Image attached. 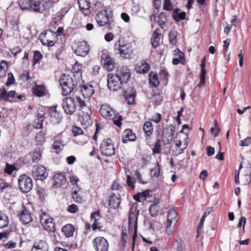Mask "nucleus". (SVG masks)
I'll return each instance as SVG.
<instances>
[{
  "instance_id": "nucleus-28",
  "label": "nucleus",
  "mask_w": 251,
  "mask_h": 251,
  "mask_svg": "<svg viewBox=\"0 0 251 251\" xmlns=\"http://www.w3.org/2000/svg\"><path fill=\"white\" fill-rule=\"evenodd\" d=\"M149 65L144 61L141 62L140 65L137 66L135 67V70L137 73L143 74L147 73L149 71Z\"/></svg>"
},
{
  "instance_id": "nucleus-36",
  "label": "nucleus",
  "mask_w": 251,
  "mask_h": 251,
  "mask_svg": "<svg viewBox=\"0 0 251 251\" xmlns=\"http://www.w3.org/2000/svg\"><path fill=\"white\" fill-rule=\"evenodd\" d=\"M158 23L161 28H163V25H165L167 22V16L165 12H161L158 16Z\"/></svg>"
},
{
  "instance_id": "nucleus-58",
  "label": "nucleus",
  "mask_w": 251,
  "mask_h": 251,
  "mask_svg": "<svg viewBox=\"0 0 251 251\" xmlns=\"http://www.w3.org/2000/svg\"><path fill=\"white\" fill-rule=\"evenodd\" d=\"M62 144L61 140H56L54 142L52 145L53 149L56 150V152L58 154L60 152V145Z\"/></svg>"
},
{
  "instance_id": "nucleus-64",
  "label": "nucleus",
  "mask_w": 251,
  "mask_h": 251,
  "mask_svg": "<svg viewBox=\"0 0 251 251\" xmlns=\"http://www.w3.org/2000/svg\"><path fill=\"white\" fill-rule=\"evenodd\" d=\"M81 69V66L79 65L77 62H76L75 63L73 66L72 71L74 73H78L80 71Z\"/></svg>"
},
{
  "instance_id": "nucleus-15",
  "label": "nucleus",
  "mask_w": 251,
  "mask_h": 251,
  "mask_svg": "<svg viewBox=\"0 0 251 251\" xmlns=\"http://www.w3.org/2000/svg\"><path fill=\"white\" fill-rule=\"evenodd\" d=\"M95 19L99 26L105 25L108 23L109 15L107 10H102L100 11L96 15Z\"/></svg>"
},
{
  "instance_id": "nucleus-38",
  "label": "nucleus",
  "mask_w": 251,
  "mask_h": 251,
  "mask_svg": "<svg viewBox=\"0 0 251 251\" xmlns=\"http://www.w3.org/2000/svg\"><path fill=\"white\" fill-rule=\"evenodd\" d=\"M150 174L151 177H158L160 174V166L158 162L156 163L154 168L151 169Z\"/></svg>"
},
{
  "instance_id": "nucleus-57",
  "label": "nucleus",
  "mask_w": 251,
  "mask_h": 251,
  "mask_svg": "<svg viewBox=\"0 0 251 251\" xmlns=\"http://www.w3.org/2000/svg\"><path fill=\"white\" fill-rule=\"evenodd\" d=\"M72 132L74 136H77L83 133L82 129L78 127L74 126L72 129Z\"/></svg>"
},
{
  "instance_id": "nucleus-48",
  "label": "nucleus",
  "mask_w": 251,
  "mask_h": 251,
  "mask_svg": "<svg viewBox=\"0 0 251 251\" xmlns=\"http://www.w3.org/2000/svg\"><path fill=\"white\" fill-rule=\"evenodd\" d=\"M7 81L6 82V85L9 86L12 84H13L15 82V79L14 75L12 73H9L7 75Z\"/></svg>"
},
{
  "instance_id": "nucleus-4",
  "label": "nucleus",
  "mask_w": 251,
  "mask_h": 251,
  "mask_svg": "<svg viewBox=\"0 0 251 251\" xmlns=\"http://www.w3.org/2000/svg\"><path fill=\"white\" fill-rule=\"evenodd\" d=\"M59 81L64 96L69 95L73 92L75 84L73 78L70 75L63 74Z\"/></svg>"
},
{
  "instance_id": "nucleus-54",
  "label": "nucleus",
  "mask_w": 251,
  "mask_h": 251,
  "mask_svg": "<svg viewBox=\"0 0 251 251\" xmlns=\"http://www.w3.org/2000/svg\"><path fill=\"white\" fill-rule=\"evenodd\" d=\"M91 123L92 121L90 116V114L87 113V115L84 117H82V121L81 122V123L82 125L86 126L90 125L91 124Z\"/></svg>"
},
{
  "instance_id": "nucleus-56",
  "label": "nucleus",
  "mask_w": 251,
  "mask_h": 251,
  "mask_svg": "<svg viewBox=\"0 0 251 251\" xmlns=\"http://www.w3.org/2000/svg\"><path fill=\"white\" fill-rule=\"evenodd\" d=\"M41 154L40 151H36L33 153L32 160L33 162H38L41 159Z\"/></svg>"
},
{
  "instance_id": "nucleus-33",
  "label": "nucleus",
  "mask_w": 251,
  "mask_h": 251,
  "mask_svg": "<svg viewBox=\"0 0 251 251\" xmlns=\"http://www.w3.org/2000/svg\"><path fill=\"white\" fill-rule=\"evenodd\" d=\"M159 211V207L157 205V202H154L151 204L149 208V212L151 217H155L158 215Z\"/></svg>"
},
{
  "instance_id": "nucleus-51",
  "label": "nucleus",
  "mask_w": 251,
  "mask_h": 251,
  "mask_svg": "<svg viewBox=\"0 0 251 251\" xmlns=\"http://www.w3.org/2000/svg\"><path fill=\"white\" fill-rule=\"evenodd\" d=\"M246 221H247L246 218L245 217L242 216L240 218L239 222L237 225L238 227H241L242 226H243V232L244 233L245 231V225L246 224Z\"/></svg>"
},
{
  "instance_id": "nucleus-43",
  "label": "nucleus",
  "mask_w": 251,
  "mask_h": 251,
  "mask_svg": "<svg viewBox=\"0 0 251 251\" xmlns=\"http://www.w3.org/2000/svg\"><path fill=\"white\" fill-rule=\"evenodd\" d=\"M163 9L166 11H173V6L170 0H164L163 2Z\"/></svg>"
},
{
  "instance_id": "nucleus-49",
  "label": "nucleus",
  "mask_w": 251,
  "mask_h": 251,
  "mask_svg": "<svg viewBox=\"0 0 251 251\" xmlns=\"http://www.w3.org/2000/svg\"><path fill=\"white\" fill-rule=\"evenodd\" d=\"M47 33V30L42 32L39 35V39L43 45L47 46L48 39H46Z\"/></svg>"
},
{
  "instance_id": "nucleus-61",
  "label": "nucleus",
  "mask_w": 251,
  "mask_h": 251,
  "mask_svg": "<svg viewBox=\"0 0 251 251\" xmlns=\"http://www.w3.org/2000/svg\"><path fill=\"white\" fill-rule=\"evenodd\" d=\"M230 43V39L228 38L225 41H224V54L225 56L226 55V52L228 49V48L229 46Z\"/></svg>"
},
{
  "instance_id": "nucleus-47",
  "label": "nucleus",
  "mask_w": 251,
  "mask_h": 251,
  "mask_svg": "<svg viewBox=\"0 0 251 251\" xmlns=\"http://www.w3.org/2000/svg\"><path fill=\"white\" fill-rule=\"evenodd\" d=\"M176 251H184L185 245L181 240H177L176 243Z\"/></svg>"
},
{
  "instance_id": "nucleus-14",
  "label": "nucleus",
  "mask_w": 251,
  "mask_h": 251,
  "mask_svg": "<svg viewBox=\"0 0 251 251\" xmlns=\"http://www.w3.org/2000/svg\"><path fill=\"white\" fill-rule=\"evenodd\" d=\"M116 75L120 78V81L123 83H127L131 76L130 70L127 67L120 68L116 73Z\"/></svg>"
},
{
  "instance_id": "nucleus-8",
  "label": "nucleus",
  "mask_w": 251,
  "mask_h": 251,
  "mask_svg": "<svg viewBox=\"0 0 251 251\" xmlns=\"http://www.w3.org/2000/svg\"><path fill=\"white\" fill-rule=\"evenodd\" d=\"M107 80V86L110 91H116L119 90L123 84L116 74H108Z\"/></svg>"
},
{
  "instance_id": "nucleus-19",
  "label": "nucleus",
  "mask_w": 251,
  "mask_h": 251,
  "mask_svg": "<svg viewBox=\"0 0 251 251\" xmlns=\"http://www.w3.org/2000/svg\"><path fill=\"white\" fill-rule=\"evenodd\" d=\"M54 181L53 186L56 187H60L66 181L65 175L62 173H57L53 176Z\"/></svg>"
},
{
  "instance_id": "nucleus-12",
  "label": "nucleus",
  "mask_w": 251,
  "mask_h": 251,
  "mask_svg": "<svg viewBox=\"0 0 251 251\" xmlns=\"http://www.w3.org/2000/svg\"><path fill=\"white\" fill-rule=\"evenodd\" d=\"M101 63L103 68L108 71H111L115 68L114 60L108 54H102Z\"/></svg>"
},
{
  "instance_id": "nucleus-41",
  "label": "nucleus",
  "mask_w": 251,
  "mask_h": 251,
  "mask_svg": "<svg viewBox=\"0 0 251 251\" xmlns=\"http://www.w3.org/2000/svg\"><path fill=\"white\" fill-rule=\"evenodd\" d=\"M152 98L153 103L156 105L161 104L163 100V96L159 93H155Z\"/></svg>"
},
{
  "instance_id": "nucleus-24",
  "label": "nucleus",
  "mask_w": 251,
  "mask_h": 251,
  "mask_svg": "<svg viewBox=\"0 0 251 251\" xmlns=\"http://www.w3.org/2000/svg\"><path fill=\"white\" fill-rule=\"evenodd\" d=\"M121 203V197L120 195L117 196L115 194H112L109 200V205L113 209L118 208Z\"/></svg>"
},
{
  "instance_id": "nucleus-30",
  "label": "nucleus",
  "mask_w": 251,
  "mask_h": 251,
  "mask_svg": "<svg viewBox=\"0 0 251 251\" xmlns=\"http://www.w3.org/2000/svg\"><path fill=\"white\" fill-rule=\"evenodd\" d=\"M176 217V212L174 209L169 210L167 215V225L166 229L170 228L172 223V220L175 219Z\"/></svg>"
},
{
  "instance_id": "nucleus-37",
  "label": "nucleus",
  "mask_w": 251,
  "mask_h": 251,
  "mask_svg": "<svg viewBox=\"0 0 251 251\" xmlns=\"http://www.w3.org/2000/svg\"><path fill=\"white\" fill-rule=\"evenodd\" d=\"M149 81L150 84L153 87H157L159 84V81L158 80L157 75L153 74L152 76L151 73L149 76Z\"/></svg>"
},
{
  "instance_id": "nucleus-25",
  "label": "nucleus",
  "mask_w": 251,
  "mask_h": 251,
  "mask_svg": "<svg viewBox=\"0 0 251 251\" xmlns=\"http://www.w3.org/2000/svg\"><path fill=\"white\" fill-rule=\"evenodd\" d=\"M48 245L46 242L41 240L37 245L35 244L33 246L31 251H48Z\"/></svg>"
},
{
  "instance_id": "nucleus-34",
  "label": "nucleus",
  "mask_w": 251,
  "mask_h": 251,
  "mask_svg": "<svg viewBox=\"0 0 251 251\" xmlns=\"http://www.w3.org/2000/svg\"><path fill=\"white\" fill-rule=\"evenodd\" d=\"M178 32L176 30H171L169 33L170 44L173 46L176 45Z\"/></svg>"
},
{
  "instance_id": "nucleus-31",
  "label": "nucleus",
  "mask_w": 251,
  "mask_h": 251,
  "mask_svg": "<svg viewBox=\"0 0 251 251\" xmlns=\"http://www.w3.org/2000/svg\"><path fill=\"white\" fill-rule=\"evenodd\" d=\"M201 71L200 74V81L199 84L198 85L199 87H201V85L204 84L205 82V76L206 74L205 63H201Z\"/></svg>"
},
{
  "instance_id": "nucleus-39",
  "label": "nucleus",
  "mask_w": 251,
  "mask_h": 251,
  "mask_svg": "<svg viewBox=\"0 0 251 251\" xmlns=\"http://www.w3.org/2000/svg\"><path fill=\"white\" fill-rule=\"evenodd\" d=\"M45 133L43 131H40L37 133L35 137V140L38 145L42 144L45 140Z\"/></svg>"
},
{
  "instance_id": "nucleus-11",
  "label": "nucleus",
  "mask_w": 251,
  "mask_h": 251,
  "mask_svg": "<svg viewBox=\"0 0 251 251\" xmlns=\"http://www.w3.org/2000/svg\"><path fill=\"white\" fill-rule=\"evenodd\" d=\"M175 126L172 125L166 128L162 134V141L164 145L170 144L173 140Z\"/></svg>"
},
{
  "instance_id": "nucleus-55",
  "label": "nucleus",
  "mask_w": 251,
  "mask_h": 251,
  "mask_svg": "<svg viewBox=\"0 0 251 251\" xmlns=\"http://www.w3.org/2000/svg\"><path fill=\"white\" fill-rule=\"evenodd\" d=\"M45 229L50 232H54L55 230V224L53 221H51L47 224V226L44 227Z\"/></svg>"
},
{
  "instance_id": "nucleus-44",
  "label": "nucleus",
  "mask_w": 251,
  "mask_h": 251,
  "mask_svg": "<svg viewBox=\"0 0 251 251\" xmlns=\"http://www.w3.org/2000/svg\"><path fill=\"white\" fill-rule=\"evenodd\" d=\"M42 58V55L40 51L36 50L34 51L33 58V65L34 66Z\"/></svg>"
},
{
  "instance_id": "nucleus-18",
  "label": "nucleus",
  "mask_w": 251,
  "mask_h": 251,
  "mask_svg": "<svg viewBox=\"0 0 251 251\" xmlns=\"http://www.w3.org/2000/svg\"><path fill=\"white\" fill-rule=\"evenodd\" d=\"M81 92L84 98H89L94 94L95 89L92 85L86 84L81 87Z\"/></svg>"
},
{
  "instance_id": "nucleus-53",
  "label": "nucleus",
  "mask_w": 251,
  "mask_h": 251,
  "mask_svg": "<svg viewBox=\"0 0 251 251\" xmlns=\"http://www.w3.org/2000/svg\"><path fill=\"white\" fill-rule=\"evenodd\" d=\"M137 237V223H135L134 225V232L132 236V251L134 250L135 248V243L136 239Z\"/></svg>"
},
{
  "instance_id": "nucleus-32",
  "label": "nucleus",
  "mask_w": 251,
  "mask_h": 251,
  "mask_svg": "<svg viewBox=\"0 0 251 251\" xmlns=\"http://www.w3.org/2000/svg\"><path fill=\"white\" fill-rule=\"evenodd\" d=\"M143 129L148 136H151L152 134L153 130L152 123L150 121L146 122L143 126Z\"/></svg>"
},
{
  "instance_id": "nucleus-27",
  "label": "nucleus",
  "mask_w": 251,
  "mask_h": 251,
  "mask_svg": "<svg viewBox=\"0 0 251 251\" xmlns=\"http://www.w3.org/2000/svg\"><path fill=\"white\" fill-rule=\"evenodd\" d=\"M46 91V88L43 85H36L35 87L33 88V94L39 97H41L45 95Z\"/></svg>"
},
{
  "instance_id": "nucleus-3",
  "label": "nucleus",
  "mask_w": 251,
  "mask_h": 251,
  "mask_svg": "<svg viewBox=\"0 0 251 251\" xmlns=\"http://www.w3.org/2000/svg\"><path fill=\"white\" fill-rule=\"evenodd\" d=\"M44 0H19L18 3L23 10H31L36 13H43L41 3Z\"/></svg>"
},
{
  "instance_id": "nucleus-59",
  "label": "nucleus",
  "mask_w": 251,
  "mask_h": 251,
  "mask_svg": "<svg viewBox=\"0 0 251 251\" xmlns=\"http://www.w3.org/2000/svg\"><path fill=\"white\" fill-rule=\"evenodd\" d=\"M67 210L68 212L71 213H75L78 211V208L76 205L72 204L68 207Z\"/></svg>"
},
{
  "instance_id": "nucleus-46",
  "label": "nucleus",
  "mask_w": 251,
  "mask_h": 251,
  "mask_svg": "<svg viewBox=\"0 0 251 251\" xmlns=\"http://www.w3.org/2000/svg\"><path fill=\"white\" fill-rule=\"evenodd\" d=\"M8 92L5 88L0 89V100L7 101L8 100Z\"/></svg>"
},
{
  "instance_id": "nucleus-60",
  "label": "nucleus",
  "mask_w": 251,
  "mask_h": 251,
  "mask_svg": "<svg viewBox=\"0 0 251 251\" xmlns=\"http://www.w3.org/2000/svg\"><path fill=\"white\" fill-rule=\"evenodd\" d=\"M251 144V137H247L244 140H241L240 142V145L241 146H248Z\"/></svg>"
},
{
  "instance_id": "nucleus-42",
  "label": "nucleus",
  "mask_w": 251,
  "mask_h": 251,
  "mask_svg": "<svg viewBox=\"0 0 251 251\" xmlns=\"http://www.w3.org/2000/svg\"><path fill=\"white\" fill-rule=\"evenodd\" d=\"M50 221H53V219L51 218H48V216L45 214L42 215L40 219V221L44 227L46 226L47 224L50 222Z\"/></svg>"
},
{
  "instance_id": "nucleus-5",
  "label": "nucleus",
  "mask_w": 251,
  "mask_h": 251,
  "mask_svg": "<svg viewBox=\"0 0 251 251\" xmlns=\"http://www.w3.org/2000/svg\"><path fill=\"white\" fill-rule=\"evenodd\" d=\"M18 186L20 190L23 193H27L32 189V180L27 175H22L18 178Z\"/></svg>"
},
{
  "instance_id": "nucleus-21",
  "label": "nucleus",
  "mask_w": 251,
  "mask_h": 251,
  "mask_svg": "<svg viewBox=\"0 0 251 251\" xmlns=\"http://www.w3.org/2000/svg\"><path fill=\"white\" fill-rule=\"evenodd\" d=\"M136 139V135L130 129H126L123 135L122 141L124 143H127L129 141H134Z\"/></svg>"
},
{
  "instance_id": "nucleus-17",
  "label": "nucleus",
  "mask_w": 251,
  "mask_h": 251,
  "mask_svg": "<svg viewBox=\"0 0 251 251\" xmlns=\"http://www.w3.org/2000/svg\"><path fill=\"white\" fill-rule=\"evenodd\" d=\"M56 108L57 105H54L49 109L50 121L53 124H59L62 120L61 115L57 111Z\"/></svg>"
},
{
  "instance_id": "nucleus-29",
  "label": "nucleus",
  "mask_w": 251,
  "mask_h": 251,
  "mask_svg": "<svg viewBox=\"0 0 251 251\" xmlns=\"http://www.w3.org/2000/svg\"><path fill=\"white\" fill-rule=\"evenodd\" d=\"M98 217H101L100 210H98L95 212H92L91 214V220H94V223L92 225V229L93 230L95 231L98 228H100V227H98V221L99 220V218H97Z\"/></svg>"
},
{
  "instance_id": "nucleus-52",
  "label": "nucleus",
  "mask_w": 251,
  "mask_h": 251,
  "mask_svg": "<svg viewBox=\"0 0 251 251\" xmlns=\"http://www.w3.org/2000/svg\"><path fill=\"white\" fill-rule=\"evenodd\" d=\"M3 64L6 66L7 65V63L4 60L0 63V78H4L6 76V70L4 69L3 66H2Z\"/></svg>"
},
{
  "instance_id": "nucleus-6",
  "label": "nucleus",
  "mask_w": 251,
  "mask_h": 251,
  "mask_svg": "<svg viewBox=\"0 0 251 251\" xmlns=\"http://www.w3.org/2000/svg\"><path fill=\"white\" fill-rule=\"evenodd\" d=\"M101 153L106 156H112L115 154V148L112 140L110 138L103 140L100 146Z\"/></svg>"
},
{
  "instance_id": "nucleus-2",
  "label": "nucleus",
  "mask_w": 251,
  "mask_h": 251,
  "mask_svg": "<svg viewBox=\"0 0 251 251\" xmlns=\"http://www.w3.org/2000/svg\"><path fill=\"white\" fill-rule=\"evenodd\" d=\"M100 113L104 118L112 119L114 124L117 126H121L122 116L121 115H119L118 117L116 116L115 112L109 105H102L100 108Z\"/></svg>"
},
{
  "instance_id": "nucleus-1",
  "label": "nucleus",
  "mask_w": 251,
  "mask_h": 251,
  "mask_svg": "<svg viewBox=\"0 0 251 251\" xmlns=\"http://www.w3.org/2000/svg\"><path fill=\"white\" fill-rule=\"evenodd\" d=\"M115 50L119 51L120 55L125 58L130 59L133 54V49L129 43H125L119 39L115 44Z\"/></svg>"
},
{
  "instance_id": "nucleus-20",
  "label": "nucleus",
  "mask_w": 251,
  "mask_h": 251,
  "mask_svg": "<svg viewBox=\"0 0 251 251\" xmlns=\"http://www.w3.org/2000/svg\"><path fill=\"white\" fill-rule=\"evenodd\" d=\"M78 3L80 10L85 16H88L90 14V4L89 0H78Z\"/></svg>"
},
{
  "instance_id": "nucleus-22",
  "label": "nucleus",
  "mask_w": 251,
  "mask_h": 251,
  "mask_svg": "<svg viewBox=\"0 0 251 251\" xmlns=\"http://www.w3.org/2000/svg\"><path fill=\"white\" fill-rule=\"evenodd\" d=\"M135 92L131 87L128 88L124 92V97L128 104H132L135 100Z\"/></svg>"
},
{
  "instance_id": "nucleus-9",
  "label": "nucleus",
  "mask_w": 251,
  "mask_h": 251,
  "mask_svg": "<svg viewBox=\"0 0 251 251\" xmlns=\"http://www.w3.org/2000/svg\"><path fill=\"white\" fill-rule=\"evenodd\" d=\"M93 245L96 251H108L109 244L103 237H97L93 240Z\"/></svg>"
},
{
  "instance_id": "nucleus-50",
  "label": "nucleus",
  "mask_w": 251,
  "mask_h": 251,
  "mask_svg": "<svg viewBox=\"0 0 251 251\" xmlns=\"http://www.w3.org/2000/svg\"><path fill=\"white\" fill-rule=\"evenodd\" d=\"M72 197L74 200L78 203H81L82 201V198L78 195L77 191L75 190L72 192Z\"/></svg>"
},
{
  "instance_id": "nucleus-63",
  "label": "nucleus",
  "mask_w": 251,
  "mask_h": 251,
  "mask_svg": "<svg viewBox=\"0 0 251 251\" xmlns=\"http://www.w3.org/2000/svg\"><path fill=\"white\" fill-rule=\"evenodd\" d=\"M14 169V166L10 165L8 163L6 164V167L4 169V172L7 174L11 175Z\"/></svg>"
},
{
  "instance_id": "nucleus-7",
  "label": "nucleus",
  "mask_w": 251,
  "mask_h": 251,
  "mask_svg": "<svg viewBox=\"0 0 251 251\" xmlns=\"http://www.w3.org/2000/svg\"><path fill=\"white\" fill-rule=\"evenodd\" d=\"M62 106L65 113L72 115L76 109V104L74 99L71 97L64 98L62 100Z\"/></svg>"
},
{
  "instance_id": "nucleus-40",
  "label": "nucleus",
  "mask_w": 251,
  "mask_h": 251,
  "mask_svg": "<svg viewBox=\"0 0 251 251\" xmlns=\"http://www.w3.org/2000/svg\"><path fill=\"white\" fill-rule=\"evenodd\" d=\"M174 54L177 56L179 59L180 60V63L182 64L185 63V58L184 54L183 52L181 51L178 48L175 49L174 51Z\"/></svg>"
},
{
  "instance_id": "nucleus-62",
  "label": "nucleus",
  "mask_w": 251,
  "mask_h": 251,
  "mask_svg": "<svg viewBox=\"0 0 251 251\" xmlns=\"http://www.w3.org/2000/svg\"><path fill=\"white\" fill-rule=\"evenodd\" d=\"M243 181L245 185L250 184L251 183V174L246 173L244 175Z\"/></svg>"
},
{
  "instance_id": "nucleus-26",
  "label": "nucleus",
  "mask_w": 251,
  "mask_h": 251,
  "mask_svg": "<svg viewBox=\"0 0 251 251\" xmlns=\"http://www.w3.org/2000/svg\"><path fill=\"white\" fill-rule=\"evenodd\" d=\"M75 228L71 224H67L62 228V231L67 237H71L73 236Z\"/></svg>"
},
{
  "instance_id": "nucleus-13",
  "label": "nucleus",
  "mask_w": 251,
  "mask_h": 251,
  "mask_svg": "<svg viewBox=\"0 0 251 251\" xmlns=\"http://www.w3.org/2000/svg\"><path fill=\"white\" fill-rule=\"evenodd\" d=\"M89 51V46L85 41L78 42L74 52L78 56L84 57Z\"/></svg>"
},
{
  "instance_id": "nucleus-23",
  "label": "nucleus",
  "mask_w": 251,
  "mask_h": 251,
  "mask_svg": "<svg viewBox=\"0 0 251 251\" xmlns=\"http://www.w3.org/2000/svg\"><path fill=\"white\" fill-rule=\"evenodd\" d=\"M172 16L176 22H178L185 19L186 12H180V9L178 8H176L173 10Z\"/></svg>"
},
{
  "instance_id": "nucleus-10",
  "label": "nucleus",
  "mask_w": 251,
  "mask_h": 251,
  "mask_svg": "<svg viewBox=\"0 0 251 251\" xmlns=\"http://www.w3.org/2000/svg\"><path fill=\"white\" fill-rule=\"evenodd\" d=\"M32 176L36 180H44L48 176L46 168L41 165L34 166L32 171Z\"/></svg>"
},
{
  "instance_id": "nucleus-16",
  "label": "nucleus",
  "mask_w": 251,
  "mask_h": 251,
  "mask_svg": "<svg viewBox=\"0 0 251 251\" xmlns=\"http://www.w3.org/2000/svg\"><path fill=\"white\" fill-rule=\"evenodd\" d=\"M18 216L24 224H27L32 221L31 214L24 205H23L22 209L19 213Z\"/></svg>"
},
{
  "instance_id": "nucleus-45",
  "label": "nucleus",
  "mask_w": 251,
  "mask_h": 251,
  "mask_svg": "<svg viewBox=\"0 0 251 251\" xmlns=\"http://www.w3.org/2000/svg\"><path fill=\"white\" fill-rule=\"evenodd\" d=\"M153 154L159 153L161 151V142L158 139L154 144V148L152 149Z\"/></svg>"
},
{
  "instance_id": "nucleus-35",
  "label": "nucleus",
  "mask_w": 251,
  "mask_h": 251,
  "mask_svg": "<svg viewBox=\"0 0 251 251\" xmlns=\"http://www.w3.org/2000/svg\"><path fill=\"white\" fill-rule=\"evenodd\" d=\"M54 4V1L52 0H48L45 1L43 4L42 8V10H43V13L46 12L48 13L49 10L52 8Z\"/></svg>"
}]
</instances>
